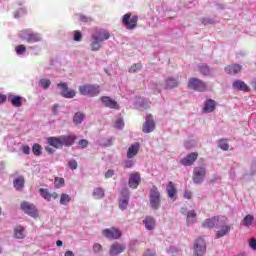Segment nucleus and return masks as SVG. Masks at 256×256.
Segmentation results:
<instances>
[{
    "label": "nucleus",
    "instance_id": "obj_1",
    "mask_svg": "<svg viewBox=\"0 0 256 256\" xmlns=\"http://www.w3.org/2000/svg\"><path fill=\"white\" fill-rule=\"evenodd\" d=\"M91 37V51H99V49H101V43H103V41H107V39L111 37V33H109L108 30L99 29L92 33Z\"/></svg>",
    "mask_w": 256,
    "mask_h": 256
},
{
    "label": "nucleus",
    "instance_id": "obj_2",
    "mask_svg": "<svg viewBox=\"0 0 256 256\" xmlns=\"http://www.w3.org/2000/svg\"><path fill=\"white\" fill-rule=\"evenodd\" d=\"M79 93L86 97H97L101 93V87L97 84H84L79 86Z\"/></svg>",
    "mask_w": 256,
    "mask_h": 256
},
{
    "label": "nucleus",
    "instance_id": "obj_3",
    "mask_svg": "<svg viewBox=\"0 0 256 256\" xmlns=\"http://www.w3.org/2000/svg\"><path fill=\"white\" fill-rule=\"evenodd\" d=\"M188 89H193V91H198V93H203L207 91V84L199 78H189Z\"/></svg>",
    "mask_w": 256,
    "mask_h": 256
},
{
    "label": "nucleus",
    "instance_id": "obj_4",
    "mask_svg": "<svg viewBox=\"0 0 256 256\" xmlns=\"http://www.w3.org/2000/svg\"><path fill=\"white\" fill-rule=\"evenodd\" d=\"M150 206L157 211L161 207V192L157 189V186H153L150 189Z\"/></svg>",
    "mask_w": 256,
    "mask_h": 256
},
{
    "label": "nucleus",
    "instance_id": "obj_5",
    "mask_svg": "<svg viewBox=\"0 0 256 256\" xmlns=\"http://www.w3.org/2000/svg\"><path fill=\"white\" fill-rule=\"evenodd\" d=\"M227 222L226 217H219V216H214L212 218L206 219L202 223V227H205L206 229H213V227H219V225H223V223Z\"/></svg>",
    "mask_w": 256,
    "mask_h": 256
},
{
    "label": "nucleus",
    "instance_id": "obj_6",
    "mask_svg": "<svg viewBox=\"0 0 256 256\" xmlns=\"http://www.w3.org/2000/svg\"><path fill=\"white\" fill-rule=\"evenodd\" d=\"M19 37L27 43H39L41 41V36L37 33H33L31 30H22L19 33Z\"/></svg>",
    "mask_w": 256,
    "mask_h": 256
},
{
    "label": "nucleus",
    "instance_id": "obj_7",
    "mask_svg": "<svg viewBox=\"0 0 256 256\" xmlns=\"http://www.w3.org/2000/svg\"><path fill=\"white\" fill-rule=\"evenodd\" d=\"M139 21V17L137 16H131V13H126L122 17V23L125 25L126 29L129 31H133L137 27V23Z\"/></svg>",
    "mask_w": 256,
    "mask_h": 256
},
{
    "label": "nucleus",
    "instance_id": "obj_8",
    "mask_svg": "<svg viewBox=\"0 0 256 256\" xmlns=\"http://www.w3.org/2000/svg\"><path fill=\"white\" fill-rule=\"evenodd\" d=\"M20 208L26 215H29L30 217H34V218L39 217V211L37 210V207L30 202H27V201L21 202Z\"/></svg>",
    "mask_w": 256,
    "mask_h": 256
},
{
    "label": "nucleus",
    "instance_id": "obj_9",
    "mask_svg": "<svg viewBox=\"0 0 256 256\" xmlns=\"http://www.w3.org/2000/svg\"><path fill=\"white\" fill-rule=\"evenodd\" d=\"M207 251V242L202 237H199L194 242V255L193 256H203Z\"/></svg>",
    "mask_w": 256,
    "mask_h": 256
},
{
    "label": "nucleus",
    "instance_id": "obj_10",
    "mask_svg": "<svg viewBox=\"0 0 256 256\" xmlns=\"http://www.w3.org/2000/svg\"><path fill=\"white\" fill-rule=\"evenodd\" d=\"M205 177H207V170L203 167H196L193 170V182L196 185H200L202 181H205Z\"/></svg>",
    "mask_w": 256,
    "mask_h": 256
},
{
    "label": "nucleus",
    "instance_id": "obj_11",
    "mask_svg": "<svg viewBox=\"0 0 256 256\" xmlns=\"http://www.w3.org/2000/svg\"><path fill=\"white\" fill-rule=\"evenodd\" d=\"M57 87L61 89L60 95L64 97V99H73L77 93L73 89H69V86L65 82H61L57 84Z\"/></svg>",
    "mask_w": 256,
    "mask_h": 256
},
{
    "label": "nucleus",
    "instance_id": "obj_12",
    "mask_svg": "<svg viewBox=\"0 0 256 256\" xmlns=\"http://www.w3.org/2000/svg\"><path fill=\"white\" fill-rule=\"evenodd\" d=\"M129 197V189L123 188L120 192V198L118 202V206L121 211H125V209H127L129 205Z\"/></svg>",
    "mask_w": 256,
    "mask_h": 256
},
{
    "label": "nucleus",
    "instance_id": "obj_13",
    "mask_svg": "<svg viewBox=\"0 0 256 256\" xmlns=\"http://www.w3.org/2000/svg\"><path fill=\"white\" fill-rule=\"evenodd\" d=\"M102 235L106 237V239L114 240V239H120L121 238V230L119 228H107L102 230Z\"/></svg>",
    "mask_w": 256,
    "mask_h": 256
},
{
    "label": "nucleus",
    "instance_id": "obj_14",
    "mask_svg": "<svg viewBox=\"0 0 256 256\" xmlns=\"http://www.w3.org/2000/svg\"><path fill=\"white\" fill-rule=\"evenodd\" d=\"M142 131L143 133H153V131H155V120H153V115L148 114L146 116Z\"/></svg>",
    "mask_w": 256,
    "mask_h": 256
},
{
    "label": "nucleus",
    "instance_id": "obj_15",
    "mask_svg": "<svg viewBox=\"0 0 256 256\" xmlns=\"http://www.w3.org/2000/svg\"><path fill=\"white\" fill-rule=\"evenodd\" d=\"M199 159V153L197 152H192L188 154L186 157L182 158L180 160V164L183 165L184 167H191L192 165L195 164V161Z\"/></svg>",
    "mask_w": 256,
    "mask_h": 256
},
{
    "label": "nucleus",
    "instance_id": "obj_16",
    "mask_svg": "<svg viewBox=\"0 0 256 256\" xmlns=\"http://www.w3.org/2000/svg\"><path fill=\"white\" fill-rule=\"evenodd\" d=\"M125 249H127V246H125V244L115 242L110 246L109 255L110 256L121 255V253H123Z\"/></svg>",
    "mask_w": 256,
    "mask_h": 256
},
{
    "label": "nucleus",
    "instance_id": "obj_17",
    "mask_svg": "<svg viewBox=\"0 0 256 256\" xmlns=\"http://www.w3.org/2000/svg\"><path fill=\"white\" fill-rule=\"evenodd\" d=\"M100 101H102L104 107H108V109H116V110L120 109L117 101L111 99V97L109 96H101Z\"/></svg>",
    "mask_w": 256,
    "mask_h": 256
},
{
    "label": "nucleus",
    "instance_id": "obj_18",
    "mask_svg": "<svg viewBox=\"0 0 256 256\" xmlns=\"http://www.w3.org/2000/svg\"><path fill=\"white\" fill-rule=\"evenodd\" d=\"M77 137L73 134L71 135H62L60 136V143L63 147H71L72 145H75Z\"/></svg>",
    "mask_w": 256,
    "mask_h": 256
},
{
    "label": "nucleus",
    "instance_id": "obj_19",
    "mask_svg": "<svg viewBox=\"0 0 256 256\" xmlns=\"http://www.w3.org/2000/svg\"><path fill=\"white\" fill-rule=\"evenodd\" d=\"M139 183H141V174L138 172L130 174L128 181L129 187L131 189H137V187H139Z\"/></svg>",
    "mask_w": 256,
    "mask_h": 256
},
{
    "label": "nucleus",
    "instance_id": "obj_20",
    "mask_svg": "<svg viewBox=\"0 0 256 256\" xmlns=\"http://www.w3.org/2000/svg\"><path fill=\"white\" fill-rule=\"evenodd\" d=\"M243 67L239 64H230L224 68L225 73L228 75H237L241 73Z\"/></svg>",
    "mask_w": 256,
    "mask_h": 256
},
{
    "label": "nucleus",
    "instance_id": "obj_21",
    "mask_svg": "<svg viewBox=\"0 0 256 256\" xmlns=\"http://www.w3.org/2000/svg\"><path fill=\"white\" fill-rule=\"evenodd\" d=\"M40 195L43 199H45V201H51V199H57V197H59V194H57V192H49L48 189L45 188H40Z\"/></svg>",
    "mask_w": 256,
    "mask_h": 256
},
{
    "label": "nucleus",
    "instance_id": "obj_22",
    "mask_svg": "<svg viewBox=\"0 0 256 256\" xmlns=\"http://www.w3.org/2000/svg\"><path fill=\"white\" fill-rule=\"evenodd\" d=\"M217 107V102L213 99H208L204 103L203 112L204 113H213Z\"/></svg>",
    "mask_w": 256,
    "mask_h": 256
},
{
    "label": "nucleus",
    "instance_id": "obj_23",
    "mask_svg": "<svg viewBox=\"0 0 256 256\" xmlns=\"http://www.w3.org/2000/svg\"><path fill=\"white\" fill-rule=\"evenodd\" d=\"M141 148V144L139 142H136L132 144L127 151V158L133 159V157H136L137 153H139V149Z\"/></svg>",
    "mask_w": 256,
    "mask_h": 256
},
{
    "label": "nucleus",
    "instance_id": "obj_24",
    "mask_svg": "<svg viewBox=\"0 0 256 256\" xmlns=\"http://www.w3.org/2000/svg\"><path fill=\"white\" fill-rule=\"evenodd\" d=\"M232 87L237 91L248 92L251 91V88L243 82V80H236L233 82Z\"/></svg>",
    "mask_w": 256,
    "mask_h": 256
},
{
    "label": "nucleus",
    "instance_id": "obj_25",
    "mask_svg": "<svg viewBox=\"0 0 256 256\" xmlns=\"http://www.w3.org/2000/svg\"><path fill=\"white\" fill-rule=\"evenodd\" d=\"M47 143L50 147H54V149H61V137H48Z\"/></svg>",
    "mask_w": 256,
    "mask_h": 256
},
{
    "label": "nucleus",
    "instance_id": "obj_26",
    "mask_svg": "<svg viewBox=\"0 0 256 256\" xmlns=\"http://www.w3.org/2000/svg\"><path fill=\"white\" fill-rule=\"evenodd\" d=\"M166 191L170 199H173L174 201L177 199V188H175V185L173 184V182L168 183Z\"/></svg>",
    "mask_w": 256,
    "mask_h": 256
},
{
    "label": "nucleus",
    "instance_id": "obj_27",
    "mask_svg": "<svg viewBox=\"0 0 256 256\" xmlns=\"http://www.w3.org/2000/svg\"><path fill=\"white\" fill-rule=\"evenodd\" d=\"M143 224L148 231H153V229H155V218L151 216H146L143 220Z\"/></svg>",
    "mask_w": 256,
    "mask_h": 256
},
{
    "label": "nucleus",
    "instance_id": "obj_28",
    "mask_svg": "<svg viewBox=\"0 0 256 256\" xmlns=\"http://www.w3.org/2000/svg\"><path fill=\"white\" fill-rule=\"evenodd\" d=\"M231 231V226L223 225L221 226L220 230L216 233V239H221V237H225V235H229Z\"/></svg>",
    "mask_w": 256,
    "mask_h": 256
},
{
    "label": "nucleus",
    "instance_id": "obj_29",
    "mask_svg": "<svg viewBox=\"0 0 256 256\" xmlns=\"http://www.w3.org/2000/svg\"><path fill=\"white\" fill-rule=\"evenodd\" d=\"M15 239H25V227L18 225L14 228Z\"/></svg>",
    "mask_w": 256,
    "mask_h": 256
},
{
    "label": "nucleus",
    "instance_id": "obj_30",
    "mask_svg": "<svg viewBox=\"0 0 256 256\" xmlns=\"http://www.w3.org/2000/svg\"><path fill=\"white\" fill-rule=\"evenodd\" d=\"M8 99L13 107H23V97L9 96Z\"/></svg>",
    "mask_w": 256,
    "mask_h": 256
},
{
    "label": "nucleus",
    "instance_id": "obj_31",
    "mask_svg": "<svg viewBox=\"0 0 256 256\" xmlns=\"http://www.w3.org/2000/svg\"><path fill=\"white\" fill-rule=\"evenodd\" d=\"M13 185L17 191H21L25 187V177L19 176L13 181Z\"/></svg>",
    "mask_w": 256,
    "mask_h": 256
},
{
    "label": "nucleus",
    "instance_id": "obj_32",
    "mask_svg": "<svg viewBox=\"0 0 256 256\" xmlns=\"http://www.w3.org/2000/svg\"><path fill=\"white\" fill-rule=\"evenodd\" d=\"M166 89H175V87H179V81L173 77H169L165 81Z\"/></svg>",
    "mask_w": 256,
    "mask_h": 256
},
{
    "label": "nucleus",
    "instance_id": "obj_33",
    "mask_svg": "<svg viewBox=\"0 0 256 256\" xmlns=\"http://www.w3.org/2000/svg\"><path fill=\"white\" fill-rule=\"evenodd\" d=\"M195 219H197V213L195 212V210L188 211L186 216L187 225H193V223H195Z\"/></svg>",
    "mask_w": 256,
    "mask_h": 256
},
{
    "label": "nucleus",
    "instance_id": "obj_34",
    "mask_svg": "<svg viewBox=\"0 0 256 256\" xmlns=\"http://www.w3.org/2000/svg\"><path fill=\"white\" fill-rule=\"evenodd\" d=\"M83 119H85V114L82 112H77L73 117V122L75 125H81L83 123Z\"/></svg>",
    "mask_w": 256,
    "mask_h": 256
},
{
    "label": "nucleus",
    "instance_id": "obj_35",
    "mask_svg": "<svg viewBox=\"0 0 256 256\" xmlns=\"http://www.w3.org/2000/svg\"><path fill=\"white\" fill-rule=\"evenodd\" d=\"M32 153L35 157H41L43 155V148L39 145V143H35L32 146Z\"/></svg>",
    "mask_w": 256,
    "mask_h": 256
},
{
    "label": "nucleus",
    "instance_id": "obj_36",
    "mask_svg": "<svg viewBox=\"0 0 256 256\" xmlns=\"http://www.w3.org/2000/svg\"><path fill=\"white\" fill-rule=\"evenodd\" d=\"M71 203V196L66 193H62L60 196V205H69Z\"/></svg>",
    "mask_w": 256,
    "mask_h": 256
},
{
    "label": "nucleus",
    "instance_id": "obj_37",
    "mask_svg": "<svg viewBox=\"0 0 256 256\" xmlns=\"http://www.w3.org/2000/svg\"><path fill=\"white\" fill-rule=\"evenodd\" d=\"M93 197L96 199H103V197H105V191L103 188H95L93 191Z\"/></svg>",
    "mask_w": 256,
    "mask_h": 256
},
{
    "label": "nucleus",
    "instance_id": "obj_38",
    "mask_svg": "<svg viewBox=\"0 0 256 256\" xmlns=\"http://www.w3.org/2000/svg\"><path fill=\"white\" fill-rule=\"evenodd\" d=\"M253 221H255V217H253V215H246L243 219V223L245 225V227H251V225H253Z\"/></svg>",
    "mask_w": 256,
    "mask_h": 256
},
{
    "label": "nucleus",
    "instance_id": "obj_39",
    "mask_svg": "<svg viewBox=\"0 0 256 256\" xmlns=\"http://www.w3.org/2000/svg\"><path fill=\"white\" fill-rule=\"evenodd\" d=\"M218 147L222 149V151H229V143L227 139L218 140Z\"/></svg>",
    "mask_w": 256,
    "mask_h": 256
},
{
    "label": "nucleus",
    "instance_id": "obj_40",
    "mask_svg": "<svg viewBox=\"0 0 256 256\" xmlns=\"http://www.w3.org/2000/svg\"><path fill=\"white\" fill-rule=\"evenodd\" d=\"M199 71L201 75H204V76L211 75V69L207 65H200Z\"/></svg>",
    "mask_w": 256,
    "mask_h": 256
},
{
    "label": "nucleus",
    "instance_id": "obj_41",
    "mask_svg": "<svg viewBox=\"0 0 256 256\" xmlns=\"http://www.w3.org/2000/svg\"><path fill=\"white\" fill-rule=\"evenodd\" d=\"M54 184H55V187H57V189H59L65 185V179L56 177L54 179Z\"/></svg>",
    "mask_w": 256,
    "mask_h": 256
},
{
    "label": "nucleus",
    "instance_id": "obj_42",
    "mask_svg": "<svg viewBox=\"0 0 256 256\" xmlns=\"http://www.w3.org/2000/svg\"><path fill=\"white\" fill-rule=\"evenodd\" d=\"M40 85L44 89H49V87H51V80H49V79H41L40 80Z\"/></svg>",
    "mask_w": 256,
    "mask_h": 256
},
{
    "label": "nucleus",
    "instance_id": "obj_43",
    "mask_svg": "<svg viewBox=\"0 0 256 256\" xmlns=\"http://www.w3.org/2000/svg\"><path fill=\"white\" fill-rule=\"evenodd\" d=\"M15 51L17 53V55H23V53H25V51H27V48L25 47V45L21 44L16 46Z\"/></svg>",
    "mask_w": 256,
    "mask_h": 256
},
{
    "label": "nucleus",
    "instance_id": "obj_44",
    "mask_svg": "<svg viewBox=\"0 0 256 256\" xmlns=\"http://www.w3.org/2000/svg\"><path fill=\"white\" fill-rule=\"evenodd\" d=\"M141 67H143V65L141 63L134 64L130 67L129 73H137V71H139V69H141Z\"/></svg>",
    "mask_w": 256,
    "mask_h": 256
},
{
    "label": "nucleus",
    "instance_id": "obj_45",
    "mask_svg": "<svg viewBox=\"0 0 256 256\" xmlns=\"http://www.w3.org/2000/svg\"><path fill=\"white\" fill-rule=\"evenodd\" d=\"M202 25H214L215 21L212 18H201Z\"/></svg>",
    "mask_w": 256,
    "mask_h": 256
},
{
    "label": "nucleus",
    "instance_id": "obj_46",
    "mask_svg": "<svg viewBox=\"0 0 256 256\" xmlns=\"http://www.w3.org/2000/svg\"><path fill=\"white\" fill-rule=\"evenodd\" d=\"M114 127L115 129H123V127H125V122L123 121V119H118L116 120Z\"/></svg>",
    "mask_w": 256,
    "mask_h": 256
},
{
    "label": "nucleus",
    "instance_id": "obj_47",
    "mask_svg": "<svg viewBox=\"0 0 256 256\" xmlns=\"http://www.w3.org/2000/svg\"><path fill=\"white\" fill-rule=\"evenodd\" d=\"M68 167L72 171H75V169H77V167H78V164H77V162L75 160H69L68 161Z\"/></svg>",
    "mask_w": 256,
    "mask_h": 256
},
{
    "label": "nucleus",
    "instance_id": "obj_48",
    "mask_svg": "<svg viewBox=\"0 0 256 256\" xmlns=\"http://www.w3.org/2000/svg\"><path fill=\"white\" fill-rule=\"evenodd\" d=\"M21 151L24 155H31V147H29V145H23Z\"/></svg>",
    "mask_w": 256,
    "mask_h": 256
},
{
    "label": "nucleus",
    "instance_id": "obj_49",
    "mask_svg": "<svg viewBox=\"0 0 256 256\" xmlns=\"http://www.w3.org/2000/svg\"><path fill=\"white\" fill-rule=\"evenodd\" d=\"M93 251L95 253H101L103 251V246H101V244H99V243H95L93 245Z\"/></svg>",
    "mask_w": 256,
    "mask_h": 256
},
{
    "label": "nucleus",
    "instance_id": "obj_50",
    "mask_svg": "<svg viewBox=\"0 0 256 256\" xmlns=\"http://www.w3.org/2000/svg\"><path fill=\"white\" fill-rule=\"evenodd\" d=\"M80 21H82L83 23H91V21H93V18L85 15H80Z\"/></svg>",
    "mask_w": 256,
    "mask_h": 256
},
{
    "label": "nucleus",
    "instance_id": "obj_51",
    "mask_svg": "<svg viewBox=\"0 0 256 256\" xmlns=\"http://www.w3.org/2000/svg\"><path fill=\"white\" fill-rule=\"evenodd\" d=\"M82 37L83 36L81 35V32L79 30L74 31V41L79 42L81 41Z\"/></svg>",
    "mask_w": 256,
    "mask_h": 256
},
{
    "label": "nucleus",
    "instance_id": "obj_52",
    "mask_svg": "<svg viewBox=\"0 0 256 256\" xmlns=\"http://www.w3.org/2000/svg\"><path fill=\"white\" fill-rule=\"evenodd\" d=\"M78 145L81 147V149H85V147H87V145H89V141L82 139L78 142Z\"/></svg>",
    "mask_w": 256,
    "mask_h": 256
},
{
    "label": "nucleus",
    "instance_id": "obj_53",
    "mask_svg": "<svg viewBox=\"0 0 256 256\" xmlns=\"http://www.w3.org/2000/svg\"><path fill=\"white\" fill-rule=\"evenodd\" d=\"M193 198V192L186 190L184 192V199H192Z\"/></svg>",
    "mask_w": 256,
    "mask_h": 256
},
{
    "label": "nucleus",
    "instance_id": "obj_54",
    "mask_svg": "<svg viewBox=\"0 0 256 256\" xmlns=\"http://www.w3.org/2000/svg\"><path fill=\"white\" fill-rule=\"evenodd\" d=\"M125 169H131L133 167V161L131 160H126L124 164Z\"/></svg>",
    "mask_w": 256,
    "mask_h": 256
},
{
    "label": "nucleus",
    "instance_id": "obj_55",
    "mask_svg": "<svg viewBox=\"0 0 256 256\" xmlns=\"http://www.w3.org/2000/svg\"><path fill=\"white\" fill-rule=\"evenodd\" d=\"M113 175H115V172H114L113 170H108V171L105 173L106 179H109V178L113 177Z\"/></svg>",
    "mask_w": 256,
    "mask_h": 256
},
{
    "label": "nucleus",
    "instance_id": "obj_56",
    "mask_svg": "<svg viewBox=\"0 0 256 256\" xmlns=\"http://www.w3.org/2000/svg\"><path fill=\"white\" fill-rule=\"evenodd\" d=\"M156 255V252L153 251V250H146V252L144 253V256H155Z\"/></svg>",
    "mask_w": 256,
    "mask_h": 256
},
{
    "label": "nucleus",
    "instance_id": "obj_57",
    "mask_svg": "<svg viewBox=\"0 0 256 256\" xmlns=\"http://www.w3.org/2000/svg\"><path fill=\"white\" fill-rule=\"evenodd\" d=\"M249 245L252 249H256V239L254 238L250 239Z\"/></svg>",
    "mask_w": 256,
    "mask_h": 256
},
{
    "label": "nucleus",
    "instance_id": "obj_58",
    "mask_svg": "<svg viewBox=\"0 0 256 256\" xmlns=\"http://www.w3.org/2000/svg\"><path fill=\"white\" fill-rule=\"evenodd\" d=\"M7 102V95L0 94V104Z\"/></svg>",
    "mask_w": 256,
    "mask_h": 256
},
{
    "label": "nucleus",
    "instance_id": "obj_59",
    "mask_svg": "<svg viewBox=\"0 0 256 256\" xmlns=\"http://www.w3.org/2000/svg\"><path fill=\"white\" fill-rule=\"evenodd\" d=\"M45 151H47V153H49L50 155H53V153H54L53 148H51L49 146L45 147Z\"/></svg>",
    "mask_w": 256,
    "mask_h": 256
},
{
    "label": "nucleus",
    "instance_id": "obj_60",
    "mask_svg": "<svg viewBox=\"0 0 256 256\" xmlns=\"http://www.w3.org/2000/svg\"><path fill=\"white\" fill-rule=\"evenodd\" d=\"M111 145H113V138H108L107 144H105L104 147H109Z\"/></svg>",
    "mask_w": 256,
    "mask_h": 256
},
{
    "label": "nucleus",
    "instance_id": "obj_61",
    "mask_svg": "<svg viewBox=\"0 0 256 256\" xmlns=\"http://www.w3.org/2000/svg\"><path fill=\"white\" fill-rule=\"evenodd\" d=\"M64 256H75V254H73V251L68 250L65 252Z\"/></svg>",
    "mask_w": 256,
    "mask_h": 256
},
{
    "label": "nucleus",
    "instance_id": "obj_62",
    "mask_svg": "<svg viewBox=\"0 0 256 256\" xmlns=\"http://www.w3.org/2000/svg\"><path fill=\"white\" fill-rule=\"evenodd\" d=\"M56 245H57V247H63V241L58 240V241L56 242Z\"/></svg>",
    "mask_w": 256,
    "mask_h": 256
},
{
    "label": "nucleus",
    "instance_id": "obj_63",
    "mask_svg": "<svg viewBox=\"0 0 256 256\" xmlns=\"http://www.w3.org/2000/svg\"><path fill=\"white\" fill-rule=\"evenodd\" d=\"M14 19H19V11H16V12L14 13Z\"/></svg>",
    "mask_w": 256,
    "mask_h": 256
},
{
    "label": "nucleus",
    "instance_id": "obj_64",
    "mask_svg": "<svg viewBox=\"0 0 256 256\" xmlns=\"http://www.w3.org/2000/svg\"><path fill=\"white\" fill-rule=\"evenodd\" d=\"M253 89L256 91V81L253 83Z\"/></svg>",
    "mask_w": 256,
    "mask_h": 256
}]
</instances>
